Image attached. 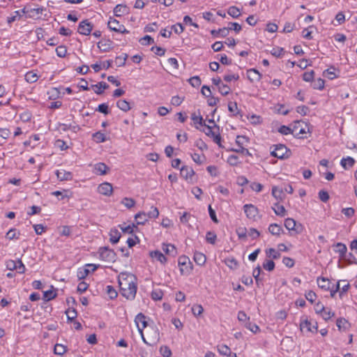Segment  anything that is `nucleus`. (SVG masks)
<instances>
[{"label": "nucleus", "mask_w": 357, "mask_h": 357, "mask_svg": "<svg viewBox=\"0 0 357 357\" xmlns=\"http://www.w3.org/2000/svg\"><path fill=\"white\" fill-rule=\"evenodd\" d=\"M272 208L278 216L284 217L286 215V209L282 205H280L278 203L275 204Z\"/></svg>", "instance_id": "obj_31"}, {"label": "nucleus", "mask_w": 357, "mask_h": 357, "mask_svg": "<svg viewBox=\"0 0 357 357\" xmlns=\"http://www.w3.org/2000/svg\"><path fill=\"white\" fill-rule=\"evenodd\" d=\"M195 172L193 169L188 166H183L181 168L180 174L188 183H193L195 176Z\"/></svg>", "instance_id": "obj_8"}, {"label": "nucleus", "mask_w": 357, "mask_h": 357, "mask_svg": "<svg viewBox=\"0 0 357 357\" xmlns=\"http://www.w3.org/2000/svg\"><path fill=\"white\" fill-rule=\"evenodd\" d=\"M66 314L68 319L71 321H73L77 317V311L74 308L68 309V310H66Z\"/></svg>", "instance_id": "obj_59"}, {"label": "nucleus", "mask_w": 357, "mask_h": 357, "mask_svg": "<svg viewBox=\"0 0 357 357\" xmlns=\"http://www.w3.org/2000/svg\"><path fill=\"white\" fill-rule=\"evenodd\" d=\"M160 351L163 357H170L172 355V351L167 346H162Z\"/></svg>", "instance_id": "obj_64"}, {"label": "nucleus", "mask_w": 357, "mask_h": 357, "mask_svg": "<svg viewBox=\"0 0 357 357\" xmlns=\"http://www.w3.org/2000/svg\"><path fill=\"white\" fill-rule=\"evenodd\" d=\"M150 256L152 258L156 259L158 261H159L162 264H165L167 261L166 257L158 250L152 251L150 252Z\"/></svg>", "instance_id": "obj_25"}, {"label": "nucleus", "mask_w": 357, "mask_h": 357, "mask_svg": "<svg viewBox=\"0 0 357 357\" xmlns=\"http://www.w3.org/2000/svg\"><path fill=\"white\" fill-rule=\"evenodd\" d=\"M282 231V227L276 223L271 224L268 227V231L275 236H280Z\"/></svg>", "instance_id": "obj_29"}, {"label": "nucleus", "mask_w": 357, "mask_h": 357, "mask_svg": "<svg viewBox=\"0 0 357 357\" xmlns=\"http://www.w3.org/2000/svg\"><path fill=\"white\" fill-rule=\"evenodd\" d=\"M335 246V251L340 254V257H344L347 251V246L342 243H337Z\"/></svg>", "instance_id": "obj_34"}, {"label": "nucleus", "mask_w": 357, "mask_h": 357, "mask_svg": "<svg viewBox=\"0 0 357 357\" xmlns=\"http://www.w3.org/2000/svg\"><path fill=\"white\" fill-rule=\"evenodd\" d=\"M56 53L59 57L64 58L67 54V48L65 45H60L56 48Z\"/></svg>", "instance_id": "obj_50"}, {"label": "nucleus", "mask_w": 357, "mask_h": 357, "mask_svg": "<svg viewBox=\"0 0 357 357\" xmlns=\"http://www.w3.org/2000/svg\"><path fill=\"white\" fill-rule=\"evenodd\" d=\"M98 192L102 195L110 196L113 192V187L109 183H102L99 185Z\"/></svg>", "instance_id": "obj_11"}, {"label": "nucleus", "mask_w": 357, "mask_h": 357, "mask_svg": "<svg viewBox=\"0 0 357 357\" xmlns=\"http://www.w3.org/2000/svg\"><path fill=\"white\" fill-rule=\"evenodd\" d=\"M211 33L214 37L220 36L222 38H225L229 34V29L227 27H223L222 29H219L218 30H212Z\"/></svg>", "instance_id": "obj_27"}, {"label": "nucleus", "mask_w": 357, "mask_h": 357, "mask_svg": "<svg viewBox=\"0 0 357 357\" xmlns=\"http://www.w3.org/2000/svg\"><path fill=\"white\" fill-rule=\"evenodd\" d=\"M216 238L217 236L215 232L211 231H207L206 235V240L208 243L213 245L215 243Z\"/></svg>", "instance_id": "obj_51"}, {"label": "nucleus", "mask_w": 357, "mask_h": 357, "mask_svg": "<svg viewBox=\"0 0 357 357\" xmlns=\"http://www.w3.org/2000/svg\"><path fill=\"white\" fill-rule=\"evenodd\" d=\"M60 91L57 88H52L47 91V95L49 96V99L50 100H56L59 97Z\"/></svg>", "instance_id": "obj_45"}, {"label": "nucleus", "mask_w": 357, "mask_h": 357, "mask_svg": "<svg viewBox=\"0 0 357 357\" xmlns=\"http://www.w3.org/2000/svg\"><path fill=\"white\" fill-rule=\"evenodd\" d=\"M128 13L129 8L126 5L118 4L114 8V14L116 17H121Z\"/></svg>", "instance_id": "obj_15"}, {"label": "nucleus", "mask_w": 357, "mask_h": 357, "mask_svg": "<svg viewBox=\"0 0 357 357\" xmlns=\"http://www.w3.org/2000/svg\"><path fill=\"white\" fill-rule=\"evenodd\" d=\"M195 263L199 266H203L206 261V256L199 252H195L193 257Z\"/></svg>", "instance_id": "obj_22"}, {"label": "nucleus", "mask_w": 357, "mask_h": 357, "mask_svg": "<svg viewBox=\"0 0 357 357\" xmlns=\"http://www.w3.org/2000/svg\"><path fill=\"white\" fill-rule=\"evenodd\" d=\"M121 238V234L116 229H111L109 232V241L112 243L116 244Z\"/></svg>", "instance_id": "obj_24"}, {"label": "nucleus", "mask_w": 357, "mask_h": 357, "mask_svg": "<svg viewBox=\"0 0 357 357\" xmlns=\"http://www.w3.org/2000/svg\"><path fill=\"white\" fill-rule=\"evenodd\" d=\"M274 149L271 151V155L279 159H287L291 155V152L285 145L278 144L273 145Z\"/></svg>", "instance_id": "obj_2"}, {"label": "nucleus", "mask_w": 357, "mask_h": 357, "mask_svg": "<svg viewBox=\"0 0 357 357\" xmlns=\"http://www.w3.org/2000/svg\"><path fill=\"white\" fill-rule=\"evenodd\" d=\"M109 170V167L104 162H98L93 166V173L96 175H105Z\"/></svg>", "instance_id": "obj_10"}, {"label": "nucleus", "mask_w": 357, "mask_h": 357, "mask_svg": "<svg viewBox=\"0 0 357 357\" xmlns=\"http://www.w3.org/2000/svg\"><path fill=\"white\" fill-rule=\"evenodd\" d=\"M354 163H355V160L351 157H347L346 158H344L340 161V165L345 169H347V165L349 167H352L354 165Z\"/></svg>", "instance_id": "obj_37"}, {"label": "nucleus", "mask_w": 357, "mask_h": 357, "mask_svg": "<svg viewBox=\"0 0 357 357\" xmlns=\"http://www.w3.org/2000/svg\"><path fill=\"white\" fill-rule=\"evenodd\" d=\"M178 264L180 266V271L182 275H188L192 271V263L190 259L185 255L179 257Z\"/></svg>", "instance_id": "obj_4"}, {"label": "nucleus", "mask_w": 357, "mask_h": 357, "mask_svg": "<svg viewBox=\"0 0 357 357\" xmlns=\"http://www.w3.org/2000/svg\"><path fill=\"white\" fill-rule=\"evenodd\" d=\"M297 128H298L296 126L294 127V129H291L287 126H281L278 129V132L284 135H287L290 133L294 134V132H296V130H297Z\"/></svg>", "instance_id": "obj_41"}, {"label": "nucleus", "mask_w": 357, "mask_h": 357, "mask_svg": "<svg viewBox=\"0 0 357 357\" xmlns=\"http://www.w3.org/2000/svg\"><path fill=\"white\" fill-rule=\"evenodd\" d=\"M347 324H348L347 321L344 318L337 319V320L336 321V325H337V328H339V330H342V329L345 330L347 328Z\"/></svg>", "instance_id": "obj_63"}, {"label": "nucleus", "mask_w": 357, "mask_h": 357, "mask_svg": "<svg viewBox=\"0 0 357 357\" xmlns=\"http://www.w3.org/2000/svg\"><path fill=\"white\" fill-rule=\"evenodd\" d=\"M225 263L230 269L232 270L236 269L238 266V261L234 257H229L225 259Z\"/></svg>", "instance_id": "obj_35"}, {"label": "nucleus", "mask_w": 357, "mask_h": 357, "mask_svg": "<svg viewBox=\"0 0 357 357\" xmlns=\"http://www.w3.org/2000/svg\"><path fill=\"white\" fill-rule=\"evenodd\" d=\"M135 322L138 330H144L147 326L146 317L142 313H139L135 317Z\"/></svg>", "instance_id": "obj_12"}, {"label": "nucleus", "mask_w": 357, "mask_h": 357, "mask_svg": "<svg viewBox=\"0 0 357 357\" xmlns=\"http://www.w3.org/2000/svg\"><path fill=\"white\" fill-rule=\"evenodd\" d=\"M227 162L231 166H237L241 163L239 158L236 155H231L227 158Z\"/></svg>", "instance_id": "obj_54"}, {"label": "nucleus", "mask_w": 357, "mask_h": 357, "mask_svg": "<svg viewBox=\"0 0 357 357\" xmlns=\"http://www.w3.org/2000/svg\"><path fill=\"white\" fill-rule=\"evenodd\" d=\"M317 282L319 287L321 289L326 291L331 289V282L328 279L324 277L318 278Z\"/></svg>", "instance_id": "obj_18"}, {"label": "nucleus", "mask_w": 357, "mask_h": 357, "mask_svg": "<svg viewBox=\"0 0 357 357\" xmlns=\"http://www.w3.org/2000/svg\"><path fill=\"white\" fill-rule=\"evenodd\" d=\"M93 24L87 20H82L79 24L77 31L82 35L89 36L93 29Z\"/></svg>", "instance_id": "obj_9"}, {"label": "nucleus", "mask_w": 357, "mask_h": 357, "mask_svg": "<svg viewBox=\"0 0 357 357\" xmlns=\"http://www.w3.org/2000/svg\"><path fill=\"white\" fill-rule=\"evenodd\" d=\"M243 211L248 218L255 220L259 214L258 208L253 204H245Z\"/></svg>", "instance_id": "obj_7"}, {"label": "nucleus", "mask_w": 357, "mask_h": 357, "mask_svg": "<svg viewBox=\"0 0 357 357\" xmlns=\"http://www.w3.org/2000/svg\"><path fill=\"white\" fill-rule=\"evenodd\" d=\"M91 88L93 89L94 92L98 95H101L103 93L104 90L107 89L109 88V85L104 82H98L96 84H92Z\"/></svg>", "instance_id": "obj_16"}, {"label": "nucleus", "mask_w": 357, "mask_h": 357, "mask_svg": "<svg viewBox=\"0 0 357 357\" xmlns=\"http://www.w3.org/2000/svg\"><path fill=\"white\" fill-rule=\"evenodd\" d=\"M67 351V347L61 344H56L54 353L56 355L62 356Z\"/></svg>", "instance_id": "obj_39"}, {"label": "nucleus", "mask_w": 357, "mask_h": 357, "mask_svg": "<svg viewBox=\"0 0 357 357\" xmlns=\"http://www.w3.org/2000/svg\"><path fill=\"white\" fill-rule=\"evenodd\" d=\"M162 249L167 255H172L174 256L176 254V249L172 244L163 243Z\"/></svg>", "instance_id": "obj_28"}, {"label": "nucleus", "mask_w": 357, "mask_h": 357, "mask_svg": "<svg viewBox=\"0 0 357 357\" xmlns=\"http://www.w3.org/2000/svg\"><path fill=\"white\" fill-rule=\"evenodd\" d=\"M284 227L289 231L295 230L296 221L292 218H287L284 221Z\"/></svg>", "instance_id": "obj_46"}, {"label": "nucleus", "mask_w": 357, "mask_h": 357, "mask_svg": "<svg viewBox=\"0 0 357 357\" xmlns=\"http://www.w3.org/2000/svg\"><path fill=\"white\" fill-rule=\"evenodd\" d=\"M89 273V268H87L86 266H84V267L78 268L77 272V277L78 278L79 280H83L86 278Z\"/></svg>", "instance_id": "obj_30"}, {"label": "nucleus", "mask_w": 357, "mask_h": 357, "mask_svg": "<svg viewBox=\"0 0 357 357\" xmlns=\"http://www.w3.org/2000/svg\"><path fill=\"white\" fill-rule=\"evenodd\" d=\"M335 70V68L333 67L328 68L324 71V75L328 77L329 79H333L334 78L337 77Z\"/></svg>", "instance_id": "obj_48"}, {"label": "nucleus", "mask_w": 357, "mask_h": 357, "mask_svg": "<svg viewBox=\"0 0 357 357\" xmlns=\"http://www.w3.org/2000/svg\"><path fill=\"white\" fill-rule=\"evenodd\" d=\"M57 178L61 181H71L73 179V174L70 172L66 171L65 169H58L56 171Z\"/></svg>", "instance_id": "obj_13"}, {"label": "nucleus", "mask_w": 357, "mask_h": 357, "mask_svg": "<svg viewBox=\"0 0 357 357\" xmlns=\"http://www.w3.org/2000/svg\"><path fill=\"white\" fill-rule=\"evenodd\" d=\"M24 77L25 80L29 83H35L39 78V76L33 70L27 72Z\"/></svg>", "instance_id": "obj_26"}, {"label": "nucleus", "mask_w": 357, "mask_h": 357, "mask_svg": "<svg viewBox=\"0 0 357 357\" xmlns=\"http://www.w3.org/2000/svg\"><path fill=\"white\" fill-rule=\"evenodd\" d=\"M93 139L97 143H101L106 141L105 135L100 131L96 132L93 134Z\"/></svg>", "instance_id": "obj_43"}, {"label": "nucleus", "mask_w": 357, "mask_h": 357, "mask_svg": "<svg viewBox=\"0 0 357 357\" xmlns=\"http://www.w3.org/2000/svg\"><path fill=\"white\" fill-rule=\"evenodd\" d=\"M140 43L142 45H149L154 43V40L150 36H145L139 40Z\"/></svg>", "instance_id": "obj_60"}, {"label": "nucleus", "mask_w": 357, "mask_h": 357, "mask_svg": "<svg viewBox=\"0 0 357 357\" xmlns=\"http://www.w3.org/2000/svg\"><path fill=\"white\" fill-rule=\"evenodd\" d=\"M227 13L233 18H238L241 15L239 8L234 6L228 8Z\"/></svg>", "instance_id": "obj_44"}, {"label": "nucleus", "mask_w": 357, "mask_h": 357, "mask_svg": "<svg viewBox=\"0 0 357 357\" xmlns=\"http://www.w3.org/2000/svg\"><path fill=\"white\" fill-rule=\"evenodd\" d=\"M301 330L306 328L307 331L317 333L318 330L317 322L307 319H303L300 324Z\"/></svg>", "instance_id": "obj_6"}, {"label": "nucleus", "mask_w": 357, "mask_h": 357, "mask_svg": "<svg viewBox=\"0 0 357 357\" xmlns=\"http://www.w3.org/2000/svg\"><path fill=\"white\" fill-rule=\"evenodd\" d=\"M122 24H120L119 22L114 18L110 17L108 22H107V26L108 28L114 31L115 32H118L119 31H121V26Z\"/></svg>", "instance_id": "obj_20"}, {"label": "nucleus", "mask_w": 357, "mask_h": 357, "mask_svg": "<svg viewBox=\"0 0 357 357\" xmlns=\"http://www.w3.org/2000/svg\"><path fill=\"white\" fill-rule=\"evenodd\" d=\"M266 257L272 258L273 259H277L280 257V251L276 250L274 248H269L266 250Z\"/></svg>", "instance_id": "obj_33"}, {"label": "nucleus", "mask_w": 357, "mask_h": 357, "mask_svg": "<svg viewBox=\"0 0 357 357\" xmlns=\"http://www.w3.org/2000/svg\"><path fill=\"white\" fill-rule=\"evenodd\" d=\"M20 231H17L16 229L12 228L6 233V237L9 240H13L18 239L20 238Z\"/></svg>", "instance_id": "obj_40"}, {"label": "nucleus", "mask_w": 357, "mask_h": 357, "mask_svg": "<svg viewBox=\"0 0 357 357\" xmlns=\"http://www.w3.org/2000/svg\"><path fill=\"white\" fill-rule=\"evenodd\" d=\"M100 259L108 262H114L116 258L115 252L108 247H101L98 250Z\"/></svg>", "instance_id": "obj_3"}, {"label": "nucleus", "mask_w": 357, "mask_h": 357, "mask_svg": "<svg viewBox=\"0 0 357 357\" xmlns=\"http://www.w3.org/2000/svg\"><path fill=\"white\" fill-rule=\"evenodd\" d=\"M272 195L277 199V200H282L284 198V194L283 192V189L282 188H279L277 186H274L272 188Z\"/></svg>", "instance_id": "obj_21"}, {"label": "nucleus", "mask_w": 357, "mask_h": 357, "mask_svg": "<svg viewBox=\"0 0 357 357\" xmlns=\"http://www.w3.org/2000/svg\"><path fill=\"white\" fill-rule=\"evenodd\" d=\"M107 294L110 299H114L117 297L118 293L116 289L111 285L107 286Z\"/></svg>", "instance_id": "obj_55"}, {"label": "nucleus", "mask_w": 357, "mask_h": 357, "mask_svg": "<svg viewBox=\"0 0 357 357\" xmlns=\"http://www.w3.org/2000/svg\"><path fill=\"white\" fill-rule=\"evenodd\" d=\"M262 266L265 270L272 271L275 268V263L273 260H266L263 263Z\"/></svg>", "instance_id": "obj_57"}, {"label": "nucleus", "mask_w": 357, "mask_h": 357, "mask_svg": "<svg viewBox=\"0 0 357 357\" xmlns=\"http://www.w3.org/2000/svg\"><path fill=\"white\" fill-rule=\"evenodd\" d=\"M324 80L319 78L312 83V87L314 89L321 90L324 87Z\"/></svg>", "instance_id": "obj_62"}, {"label": "nucleus", "mask_w": 357, "mask_h": 357, "mask_svg": "<svg viewBox=\"0 0 357 357\" xmlns=\"http://www.w3.org/2000/svg\"><path fill=\"white\" fill-rule=\"evenodd\" d=\"M162 296L163 292L160 289H155L151 292V298L154 301H160Z\"/></svg>", "instance_id": "obj_58"}, {"label": "nucleus", "mask_w": 357, "mask_h": 357, "mask_svg": "<svg viewBox=\"0 0 357 357\" xmlns=\"http://www.w3.org/2000/svg\"><path fill=\"white\" fill-rule=\"evenodd\" d=\"M206 130H204V132H205V134L208 136V137H211L213 138V142L217 144L219 146H221V136L220 135L219 132L216 133L214 130H213V128H216L218 130V131L219 130V126H217L216 124L214 125V126H208L206 125L205 126Z\"/></svg>", "instance_id": "obj_5"}, {"label": "nucleus", "mask_w": 357, "mask_h": 357, "mask_svg": "<svg viewBox=\"0 0 357 357\" xmlns=\"http://www.w3.org/2000/svg\"><path fill=\"white\" fill-rule=\"evenodd\" d=\"M118 282L121 295L128 300L135 298L137 290V278L129 273H121L118 277Z\"/></svg>", "instance_id": "obj_1"}, {"label": "nucleus", "mask_w": 357, "mask_h": 357, "mask_svg": "<svg viewBox=\"0 0 357 357\" xmlns=\"http://www.w3.org/2000/svg\"><path fill=\"white\" fill-rule=\"evenodd\" d=\"M217 349H218V351L220 353V354H221L222 356H229L232 353L231 349L226 344L218 345Z\"/></svg>", "instance_id": "obj_32"}, {"label": "nucleus", "mask_w": 357, "mask_h": 357, "mask_svg": "<svg viewBox=\"0 0 357 357\" xmlns=\"http://www.w3.org/2000/svg\"><path fill=\"white\" fill-rule=\"evenodd\" d=\"M56 296V293L52 290H47L43 293V299L49 301L54 299Z\"/></svg>", "instance_id": "obj_53"}, {"label": "nucleus", "mask_w": 357, "mask_h": 357, "mask_svg": "<svg viewBox=\"0 0 357 357\" xmlns=\"http://www.w3.org/2000/svg\"><path fill=\"white\" fill-rule=\"evenodd\" d=\"M189 83L193 87H199L201 85L202 81L199 76H194L188 79Z\"/></svg>", "instance_id": "obj_56"}, {"label": "nucleus", "mask_w": 357, "mask_h": 357, "mask_svg": "<svg viewBox=\"0 0 357 357\" xmlns=\"http://www.w3.org/2000/svg\"><path fill=\"white\" fill-rule=\"evenodd\" d=\"M121 204L126 208H131L135 205V201L132 198L125 197L122 199Z\"/></svg>", "instance_id": "obj_49"}, {"label": "nucleus", "mask_w": 357, "mask_h": 357, "mask_svg": "<svg viewBox=\"0 0 357 357\" xmlns=\"http://www.w3.org/2000/svg\"><path fill=\"white\" fill-rule=\"evenodd\" d=\"M218 91L222 95V96H227L228 95L230 91H231V89L230 87L226 84H224L222 82V84H221L218 87Z\"/></svg>", "instance_id": "obj_47"}, {"label": "nucleus", "mask_w": 357, "mask_h": 357, "mask_svg": "<svg viewBox=\"0 0 357 357\" xmlns=\"http://www.w3.org/2000/svg\"><path fill=\"white\" fill-rule=\"evenodd\" d=\"M128 58V54L126 53H123L121 55L116 56L115 58V63L118 67L124 66L126 64V59Z\"/></svg>", "instance_id": "obj_36"}, {"label": "nucleus", "mask_w": 357, "mask_h": 357, "mask_svg": "<svg viewBox=\"0 0 357 357\" xmlns=\"http://www.w3.org/2000/svg\"><path fill=\"white\" fill-rule=\"evenodd\" d=\"M135 219L137 222V225H144L149 220L146 213L139 212L135 215Z\"/></svg>", "instance_id": "obj_23"}, {"label": "nucleus", "mask_w": 357, "mask_h": 357, "mask_svg": "<svg viewBox=\"0 0 357 357\" xmlns=\"http://www.w3.org/2000/svg\"><path fill=\"white\" fill-rule=\"evenodd\" d=\"M193 315L196 317H199L204 312V308L202 305L195 304L191 308Z\"/></svg>", "instance_id": "obj_42"}, {"label": "nucleus", "mask_w": 357, "mask_h": 357, "mask_svg": "<svg viewBox=\"0 0 357 357\" xmlns=\"http://www.w3.org/2000/svg\"><path fill=\"white\" fill-rule=\"evenodd\" d=\"M191 119L193 121L194 124L195 125L196 128H199L197 126V124L201 126H206V124L205 123L203 117L200 114V112L199 111V114L197 115L195 112L192 113L191 114Z\"/></svg>", "instance_id": "obj_17"}, {"label": "nucleus", "mask_w": 357, "mask_h": 357, "mask_svg": "<svg viewBox=\"0 0 357 357\" xmlns=\"http://www.w3.org/2000/svg\"><path fill=\"white\" fill-rule=\"evenodd\" d=\"M119 227H120L121 229L124 233H128V234H132L133 232V228L136 227L135 224H132V225H126V223H123V225H119Z\"/></svg>", "instance_id": "obj_61"}, {"label": "nucleus", "mask_w": 357, "mask_h": 357, "mask_svg": "<svg viewBox=\"0 0 357 357\" xmlns=\"http://www.w3.org/2000/svg\"><path fill=\"white\" fill-rule=\"evenodd\" d=\"M247 74H248V78L251 82L259 81V80H260L261 77V75L259 73V71L254 68H251V69L248 70L247 72Z\"/></svg>", "instance_id": "obj_19"}, {"label": "nucleus", "mask_w": 357, "mask_h": 357, "mask_svg": "<svg viewBox=\"0 0 357 357\" xmlns=\"http://www.w3.org/2000/svg\"><path fill=\"white\" fill-rule=\"evenodd\" d=\"M26 13L27 11L26 10L25 8L19 10H15L10 17L7 18V23L8 24H11L15 21L19 20L21 17H22Z\"/></svg>", "instance_id": "obj_14"}, {"label": "nucleus", "mask_w": 357, "mask_h": 357, "mask_svg": "<svg viewBox=\"0 0 357 357\" xmlns=\"http://www.w3.org/2000/svg\"><path fill=\"white\" fill-rule=\"evenodd\" d=\"M116 106L123 112H128L130 109V103L126 100H119L116 102Z\"/></svg>", "instance_id": "obj_38"}, {"label": "nucleus", "mask_w": 357, "mask_h": 357, "mask_svg": "<svg viewBox=\"0 0 357 357\" xmlns=\"http://www.w3.org/2000/svg\"><path fill=\"white\" fill-rule=\"evenodd\" d=\"M261 272L260 266H257L255 268H254L252 272V275L256 281V284L259 286V282L261 280L259 278L260 273Z\"/></svg>", "instance_id": "obj_52"}]
</instances>
